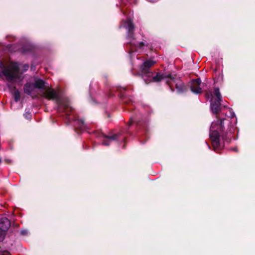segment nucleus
<instances>
[{
	"label": "nucleus",
	"mask_w": 255,
	"mask_h": 255,
	"mask_svg": "<svg viewBox=\"0 0 255 255\" xmlns=\"http://www.w3.org/2000/svg\"><path fill=\"white\" fill-rule=\"evenodd\" d=\"M217 121L212 122L211 125L209 136L213 150L218 152L224 146L220 142V137L224 142L230 143L233 137L232 134L235 131V128L231 126L228 127L226 131H225L224 121L226 119H219L217 116Z\"/></svg>",
	"instance_id": "f257e3e1"
},
{
	"label": "nucleus",
	"mask_w": 255,
	"mask_h": 255,
	"mask_svg": "<svg viewBox=\"0 0 255 255\" xmlns=\"http://www.w3.org/2000/svg\"><path fill=\"white\" fill-rule=\"evenodd\" d=\"M43 96L48 100H55L56 101L59 106L58 109L61 110V112L65 114L66 118L67 120L66 124L67 125H69L71 123L69 116L74 111V109L70 106L69 103L62 101L58 94L53 89H47L43 92Z\"/></svg>",
	"instance_id": "f03ea898"
},
{
	"label": "nucleus",
	"mask_w": 255,
	"mask_h": 255,
	"mask_svg": "<svg viewBox=\"0 0 255 255\" xmlns=\"http://www.w3.org/2000/svg\"><path fill=\"white\" fill-rule=\"evenodd\" d=\"M168 78L170 80L174 81V77L170 74H166L165 73H161L160 72L155 73L152 72V75L150 76H148L146 78H143V80L146 84H148L151 82H159L161 80Z\"/></svg>",
	"instance_id": "7ed1b4c3"
},
{
	"label": "nucleus",
	"mask_w": 255,
	"mask_h": 255,
	"mask_svg": "<svg viewBox=\"0 0 255 255\" xmlns=\"http://www.w3.org/2000/svg\"><path fill=\"white\" fill-rule=\"evenodd\" d=\"M155 63V62L148 60H146L140 66V70L142 79L146 78L148 76L152 75V72L150 71V68Z\"/></svg>",
	"instance_id": "20e7f679"
},
{
	"label": "nucleus",
	"mask_w": 255,
	"mask_h": 255,
	"mask_svg": "<svg viewBox=\"0 0 255 255\" xmlns=\"http://www.w3.org/2000/svg\"><path fill=\"white\" fill-rule=\"evenodd\" d=\"M98 136H103L105 138L113 141L123 142L125 140L126 137L123 135V131H121L118 133L106 135L103 132L99 133Z\"/></svg>",
	"instance_id": "39448f33"
},
{
	"label": "nucleus",
	"mask_w": 255,
	"mask_h": 255,
	"mask_svg": "<svg viewBox=\"0 0 255 255\" xmlns=\"http://www.w3.org/2000/svg\"><path fill=\"white\" fill-rule=\"evenodd\" d=\"M125 28L127 31V38L129 41L134 39L135 26L132 21L129 19L126 22Z\"/></svg>",
	"instance_id": "423d86ee"
},
{
	"label": "nucleus",
	"mask_w": 255,
	"mask_h": 255,
	"mask_svg": "<svg viewBox=\"0 0 255 255\" xmlns=\"http://www.w3.org/2000/svg\"><path fill=\"white\" fill-rule=\"evenodd\" d=\"M201 80L200 78L193 79L190 85V90L195 94H200L202 93V89L200 87Z\"/></svg>",
	"instance_id": "0eeeda50"
},
{
	"label": "nucleus",
	"mask_w": 255,
	"mask_h": 255,
	"mask_svg": "<svg viewBox=\"0 0 255 255\" xmlns=\"http://www.w3.org/2000/svg\"><path fill=\"white\" fill-rule=\"evenodd\" d=\"M118 91L120 92L119 97L124 104L129 105L132 103L133 101L131 96H128L125 94L126 88H120L118 89Z\"/></svg>",
	"instance_id": "6e6552de"
},
{
	"label": "nucleus",
	"mask_w": 255,
	"mask_h": 255,
	"mask_svg": "<svg viewBox=\"0 0 255 255\" xmlns=\"http://www.w3.org/2000/svg\"><path fill=\"white\" fill-rule=\"evenodd\" d=\"M74 130L78 134L82 133L86 128L84 121L82 119L75 120L74 124Z\"/></svg>",
	"instance_id": "1a4fd4ad"
},
{
	"label": "nucleus",
	"mask_w": 255,
	"mask_h": 255,
	"mask_svg": "<svg viewBox=\"0 0 255 255\" xmlns=\"http://www.w3.org/2000/svg\"><path fill=\"white\" fill-rule=\"evenodd\" d=\"M131 48V51H134L137 50L138 49H142L145 46V43L143 41L136 42L134 40L129 41L128 43Z\"/></svg>",
	"instance_id": "9d476101"
},
{
	"label": "nucleus",
	"mask_w": 255,
	"mask_h": 255,
	"mask_svg": "<svg viewBox=\"0 0 255 255\" xmlns=\"http://www.w3.org/2000/svg\"><path fill=\"white\" fill-rule=\"evenodd\" d=\"M2 73L5 76L6 80L9 82H11L16 78V75L7 67H4L2 71Z\"/></svg>",
	"instance_id": "9b49d317"
},
{
	"label": "nucleus",
	"mask_w": 255,
	"mask_h": 255,
	"mask_svg": "<svg viewBox=\"0 0 255 255\" xmlns=\"http://www.w3.org/2000/svg\"><path fill=\"white\" fill-rule=\"evenodd\" d=\"M221 102L214 100V98L211 100V109L212 112L216 115L218 114L221 110Z\"/></svg>",
	"instance_id": "f8f14e48"
},
{
	"label": "nucleus",
	"mask_w": 255,
	"mask_h": 255,
	"mask_svg": "<svg viewBox=\"0 0 255 255\" xmlns=\"http://www.w3.org/2000/svg\"><path fill=\"white\" fill-rule=\"evenodd\" d=\"M10 226L9 220L6 217H2L0 219V230L3 232H6Z\"/></svg>",
	"instance_id": "ddd939ff"
},
{
	"label": "nucleus",
	"mask_w": 255,
	"mask_h": 255,
	"mask_svg": "<svg viewBox=\"0 0 255 255\" xmlns=\"http://www.w3.org/2000/svg\"><path fill=\"white\" fill-rule=\"evenodd\" d=\"M133 123H135L136 125V127L139 128H143L144 129H146V124L145 122H140V121H136L133 117H130L128 122V126L130 127L133 125Z\"/></svg>",
	"instance_id": "4468645a"
},
{
	"label": "nucleus",
	"mask_w": 255,
	"mask_h": 255,
	"mask_svg": "<svg viewBox=\"0 0 255 255\" xmlns=\"http://www.w3.org/2000/svg\"><path fill=\"white\" fill-rule=\"evenodd\" d=\"M35 87L33 83L30 82L26 83L23 87L24 92L25 94L30 96L34 90Z\"/></svg>",
	"instance_id": "2eb2a0df"
},
{
	"label": "nucleus",
	"mask_w": 255,
	"mask_h": 255,
	"mask_svg": "<svg viewBox=\"0 0 255 255\" xmlns=\"http://www.w3.org/2000/svg\"><path fill=\"white\" fill-rule=\"evenodd\" d=\"M33 84L35 89H43L45 88L46 82L41 79H37Z\"/></svg>",
	"instance_id": "dca6fc26"
},
{
	"label": "nucleus",
	"mask_w": 255,
	"mask_h": 255,
	"mask_svg": "<svg viewBox=\"0 0 255 255\" xmlns=\"http://www.w3.org/2000/svg\"><path fill=\"white\" fill-rule=\"evenodd\" d=\"M175 87L178 93H183L186 92L187 90V87L182 82L176 83Z\"/></svg>",
	"instance_id": "f3484780"
},
{
	"label": "nucleus",
	"mask_w": 255,
	"mask_h": 255,
	"mask_svg": "<svg viewBox=\"0 0 255 255\" xmlns=\"http://www.w3.org/2000/svg\"><path fill=\"white\" fill-rule=\"evenodd\" d=\"M214 96L216 97V98H214L215 101H222V96L220 92L219 88L218 87L215 88L214 89Z\"/></svg>",
	"instance_id": "a211bd4d"
},
{
	"label": "nucleus",
	"mask_w": 255,
	"mask_h": 255,
	"mask_svg": "<svg viewBox=\"0 0 255 255\" xmlns=\"http://www.w3.org/2000/svg\"><path fill=\"white\" fill-rule=\"evenodd\" d=\"M14 97L15 101L16 102H18L19 100V99L20 98V93L18 91V90H16L15 91L14 94Z\"/></svg>",
	"instance_id": "6ab92c4d"
},
{
	"label": "nucleus",
	"mask_w": 255,
	"mask_h": 255,
	"mask_svg": "<svg viewBox=\"0 0 255 255\" xmlns=\"http://www.w3.org/2000/svg\"><path fill=\"white\" fill-rule=\"evenodd\" d=\"M110 141V140L106 138L103 141L102 144L106 146H109Z\"/></svg>",
	"instance_id": "aec40b11"
},
{
	"label": "nucleus",
	"mask_w": 255,
	"mask_h": 255,
	"mask_svg": "<svg viewBox=\"0 0 255 255\" xmlns=\"http://www.w3.org/2000/svg\"><path fill=\"white\" fill-rule=\"evenodd\" d=\"M5 233V232L0 230V242H1L3 240L4 238Z\"/></svg>",
	"instance_id": "412c9836"
},
{
	"label": "nucleus",
	"mask_w": 255,
	"mask_h": 255,
	"mask_svg": "<svg viewBox=\"0 0 255 255\" xmlns=\"http://www.w3.org/2000/svg\"><path fill=\"white\" fill-rule=\"evenodd\" d=\"M13 71L15 72L18 73L19 71V68L17 65H13L12 67Z\"/></svg>",
	"instance_id": "4be33fe9"
},
{
	"label": "nucleus",
	"mask_w": 255,
	"mask_h": 255,
	"mask_svg": "<svg viewBox=\"0 0 255 255\" xmlns=\"http://www.w3.org/2000/svg\"><path fill=\"white\" fill-rule=\"evenodd\" d=\"M23 116L25 119H28V120L30 119L31 118V116L30 113H28V112H26L25 114H24Z\"/></svg>",
	"instance_id": "5701e85b"
},
{
	"label": "nucleus",
	"mask_w": 255,
	"mask_h": 255,
	"mask_svg": "<svg viewBox=\"0 0 255 255\" xmlns=\"http://www.w3.org/2000/svg\"><path fill=\"white\" fill-rule=\"evenodd\" d=\"M27 234V232L26 230H21L20 231V235H22V236H25Z\"/></svg>",
	"instance_id": "b1692460"
},
{
	"label": "nucleus",
	"mask_w": 255,
	"mask_h": 255,
	"mask_svg": "<svg viewBox=\"0 0 255 255\" xmlns=\"http://www.w3.org/2000/svg\"><path fill=\"white\" fill-rule=\"evenodd\" d=\"M166 83H167L169 85L171 90L172 92H173V91H174L173 89L172 88V87H171V85H170V82H169V80L167 81Z\"/></svg>",
	"instance_id": "393cba45"
},
{
	"label": "nucleus",
	"mask_w": 255,
	"mask_h": 255,
	"mask_svg": "<svg viewBox=\"0 0 255 255\" xmlns=\"http://www.w3.org/2000/svg\"><path fill=\"white\" fill-rule=\"evenodd\" d=\"M29 67V66L28 64H25L24 66V69L25 70H27V69Z\"/></svg>",
	"instance_id": "a878e982"
},
{
	"label": "nucleus",
	"mask_w": 255,
	"mask_h": 255,
	"mask_svg": "<svg viewBox=\"0 0 255 255\" xmlns=\"http://www.w3.org/2000/svg\"><path fill=\"white\" fill-rule=\"evenodd\" d=\"M147 0L151 2H154L156 1L157 0Z\"/></svg>",
	"instance_id": "bb28decb"
},
{
	"label": "nucleus",
	"mask_w": 255,
	"mask_h": 255,
	"mask_svg": "<svg viewBox=\"0 0 255 255\" xmlns=\"http://www.w3.org/2000/svg\"><path fill=\"white\" fill-rule=\"evenodd\" d=\"M207 144L208 146L209 147V148H210V145L208 143H207Z\"/></svg>",
	"instance_id": "cd10ccee"
},
{
	"label": "nucleus",
	"mask_w": 255,
	"mask_h": 255,
	"mask_svg": "<svg viewBox=\"0 0 255 255\" xmlns=\"http://www.w3.org/2000/svg\"><path fill=\"white\" fill-rule=\"evenodd\" d=\"M234 150H235L236 151H237V150H236V149H234Z\"/></svg>",
	"instance_id": "c85d7f7f"
},
{
	"label": "nucleus",
	"mask_w": 255,
	"mask_h": 255,
	"mask_svg": "<svg viewBox=\"0 0 255 255\" xmlns=\"http://www.w3.org/2000/svg\"><path fill=\"white\" fill-rule=\"evenodd\" d=\"M1 159L0 158V163L1 162Z\"/></svg>",
	"instance_id": "c756f323"
}]
</instances>
